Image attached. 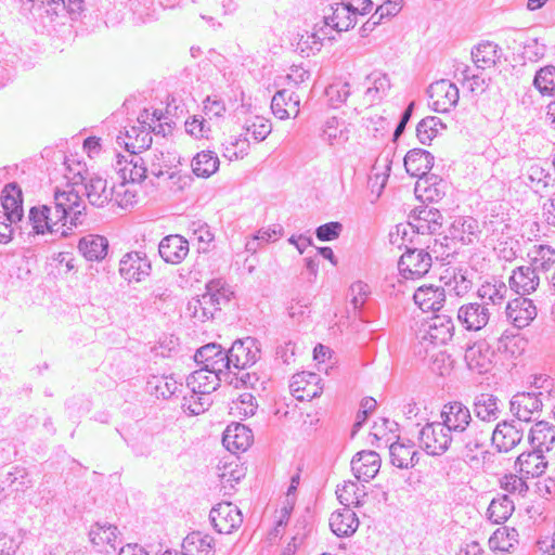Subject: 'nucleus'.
<instances>
[{
	"instance_id": "obj_30",
	"label": "nucleus",
	"mask_w": 555,
	"mask_h": 555,
	"mask_svg": "<svg viewBox=\"0 0 555 555\" xmlns=\"http://www.w3.org/2000/svg\"><path fill=\"white\" fill-rule=\"evenodd\" d=\"M331 11L332 13L325 15L322 21V25L327 31L328 28L335 29L339 33L347 31L356 25L357 17L354 16V13L343 1L332 5Z\"/></svg>"
},
{
	"instance_id": "obj_40",
	"label": "nucleus",
	"mask_w": 555,
	"mask_h": 555,
	"mask_svg": "<svg viewBox=\"0 0 555 555\" xmlns=\"http://www.w3.org/2000/svg\"><path fill=\"white\" fill-rule=\"evenodd\" d=\"M498 398L491 393H479L475 397L473 408L475 415L482 422H494L501 415Z\"/></svg>"
},
{
	"instance_id": "obj_24",
	"label": "nucleus",
	"mask_w": 555,
	"mask_h": 555,
	"mask_svg": "<svg viewBox=\"0 0 555 555\" xmlns=\"http://www.w3.org/2000/svg\"><path fill=\"white\" fill-rule=\"evenodd\" d=\"M116 157V171L121 180L135 184L147 177V168L139 155L131 154L129 160L119 154Z\"/></svg>"
},
{
	"instance_id": "obj_23",
	"label": "nucleus",
	"mask_w": 555,
	"mask_h": 555,
	"mask_svg": "<svg viewBox=\"0 0 555 555\" xmlns=\"http://www.w3.org/2000/svg\"><path fill=\"white\" fill-rule=\"evenodd\" d=\"M522 429L514 423L503 422L496 425L491 441L500 452H508L522 439Z\"/></svg>"
},
{
	"instance_id": "obj_27",
	"label": "nucleus",
	"mask_w": 555,
	"mask_h": 555,
	"mask_svg": "<svg viewBox=\"0 0 555 555\" xmlns=\"http://www.w3.org/2000/svg\"><path fill=\"white\" fill-rule=\"evenodd\" d=\"M160 257L168 263H180L189 254V242L181 235H168L158 246Z\"/></svg>"
},
{
	"instance_id": "obj_1",
	"label": "nucleus",
	"mask_w": 555,
	"mask_h": 555,
	"mask_svg": "<svg viewBox=\"0 0 555 555\" xmlns=\"http://www.w3.org/2000/svg\"><path fill=\"white\" fill-rule=\"evenodd\" d=\"M223 376L204 367H201L186 377V387L190 395L183 396L182 406L192 415L204 413L210 405V393L215 391Z\"/></svg>"
},
{
	"instance_id": "obj_47",
	"label": "nucleus",
	"mask_w": 555,
	"mask_h": 555,
	"mask_svg": "<svg viewBox=\"0 0 555 555\" xmlns=\"http://www.w3.org/2000/svg\"><path fill=\"white\" fill-rule=\"evenodd\" d=\"M499 57V47L491 41L479 43L472 51L473 62L481 69L493 67Z\"/></svg>"
},
{
	"instance_id": "obj_2",
	"label": "nucleus",
	"mask_w": 555,
	"mask_h": 555,
	"mask_svg": "<svg viewBox=\"0 0 555 555\" xmlns=\"http://www.w3.org/2000/svg\"><path fill=\"white\" fill-rule=\"evenodd\" d=\"M232 292L225 287L221 280H212L206 285V292L192 298L186 306L188 314L198 322H206L214 318L221 306L228 304Z\"/></svg>"
},
{
	"instance_id": "obj_50",
	"label": "nucleus",
	"mask_w": 555,
	"mask_h": 555,
	"mask_svg": "<svg viewBox=\"0 0 555 555\" xmlns=\"http://www.w3.org/2000/svg\"><path fill=\"white\" fill-rule=\"evenodd\" d=\"M514 508V502L507 495H499L492 499L487 515L493 524H502L511 517Z\"/></svg>"
},
{
	"instance_id": "obj_46",
	"label": "nucleus",
	"mask_w": 555,
	"mask_h": 555,
	"mask_svg": "<svg viewBox=\"0 0 555 555\" xmlns=\"http://www.w3.org/2000/svg\"><path fill=\"white\" fill-rule=\"evenodd\" d=\"M219 158L212 151H202L192 159V170L199 178H209L219 169Z\"/></svg>"
},
{
	"instance_id": "obj_16",
	"label": "nucleus",
	"mask_w": 555,
	"mask_h": 555,
	"mask_svg": "<svg viewBox=\"0 0 555 555\" xmlns=\"http://www.w3.org/2000/svg\"><path fill=\"white\" fill-rule=\"evenodd\" d=\"M507 295L508 288L506 284L495 278L485 281L477 289L479 302L489 307L492 313L504 306Z\"/></svg>"
},
{
	"instance_id": "obj_34",
	"label": "nucleus",
	"mask_w": 555,
	"mask_h": 555,
	"mask_svg": "<svg viewBox=\"0 0 555 555\" xmlns=\"http://www.w3.org/2000/svg\"><path fill=\"white\" fill-rule=\"evenodd\" d=\"M85 191L89 203L95 207H103L114 195L112 189H107V181L99 175H92L86 180Z\"/></svg>"
},
{
	"instance_id": "obj_25",
	"label": "nucleus",
	"mask_w": 555,
	"mask_h": 555,
	"mask_svg": "<svg viewBox=\"0 0 555 555\" xmlns=\"http://www.w3.org/2000/svg\"><path fill=\"white\" fill-rule=\"evenodd\" d=\"M2 217L11 223H16L23 217L22 191L15 183L8 184L2 192Z\"/></svg>"
},
{
	"instance_id": "obj_41",
	"label": "nucleus",
	"mask_w": 555,
	"mask_h": 555,
	"mask_svg": "<svg viewBox=\"0 0 555 555\" xmlns=\"http://www.w3.org/2000/svg\"><path fill=\"white\" fill-rule=\"evenodd\" d=\"M519 472L527 478L541 476L547 466L543 453L533 450L532 452L521 453L516 461Z\"/></svg>"
},
{
	"instance_id": "obj_12",
	"label": "nucleus",
	"mask_w": 555,
	"mask_h": 555,
	"mask_svg": "<svg viewBox=\"0 0 555 555\" xmlns=\"http://www.w3.org/2000/svg\"><path fill=\"white\" fill-rule=\"evenodd\" d=\"M431 256L423 249H408L399 259L398 269L406 280L424 276L431 267Z\"/></svg>"
},
{
	"instance_id": "obj_42",
	"label": "nucleus",
	"mask_w": 555,
	"mask_h": 555,
	"mask_svg": "<svg viewBox=\"0 0 555 555\" xmlns=\"http://www.w3.org/2000/svg\"><path fill=\"white\" fill-rule=\"evenodd\" d=\"M337 499L345 506L344 508L360 507L364 503L367 495L364 486H359L357 482L348 480L336 489Z\"/></svg>"
},
{
	"instance_id": "obj_45",
	"label": "nucleus",
	"mask_w": 555,
	"mask_h": 555,
	"mask_svg": "<svg viewBox=\"0 0 555 555\" xmlns=\"http://www.w3.org/2000/svg\"><path fill=\"white\" fill-rule=\"evenodd\" d=\"M389 452L391 464L398 468H412L418 462L417 451L413 446L393 442L389 448Z\"/></svg>"
},
{
	"instance_id": "obj_35",
	"label": "nucleus",
	"mask_w": 555,
	"mask_h": 555,
	"mask_svg": "<svg viewBox=\"0 0 555 555\" xmlns=\"http://www.w3.org/2000/svg\"><path fill=\"white\" fill-rule=\"evenodd\" d=\"M529 440L534 450L550 452L555 449V426L547 422L535 423L529 434Z\"/></svg>"
},
{
	"instance_id": "obj_44",
	"label": "nucleus",
	"mask_w": 555,
	"mask_h": 555,
	"mask_svg": "<svg viewBox=\"0 0 555 555\" xmlns=\"http://www.w3.org/2000/svg\"><path fill=\"white\" fill-rule=\"evenodd\" d=\"M89 535L94 545L108 546L112 550H116L117 544L120 542L118 528L107 522H98L92 526Z\"/></svg>"
},
{
	"instance_id": "obj_36",
	"label": "nucleus",
	"mask_w": 555,
	"mask_h": 555,
	"mask_svg": "<svg viewBox=\"0 0 555 555\" xmlns=\"http://www.w3.org/2000/svg\"><path fill=\"white\" fill-rule=\"evenodd\" d=\"M78 250L88 261H101L107 255L108 241L102 235L88 234L79 240Z\"/></svg>"
},
{
	"instance_id": "obj_52",
	"label": "nucleus",
	"mask_w": 555,
	"mask_h": 555,
	"mask_svg": "<svg viewBox=\"0 0 555 555\" xmlns=\"http://www.w3.org/2000/svg\"><path fill=\"white\" fill-rule=\"evenodd\" d=\"M446 128L440 118L427 116L416 127V137L422 144H429Z\"/></svg>"
},
{
	"instance_id": "obj_14",
	"label": "nucleus",
	"mask_w": 555,
	"mask_h": 555,
	"mask_svg": "<svg viewBox=\"0 0 555 555\" xmlns=\"http://www.w3.org/2000/svg\"><path fill=\"white\" fill-rule=\"evenodd\" d=\"M492 311L479 301L467 302L457 309V321L468 332H479L489 324Z\"/></svg>"
},
{
	"instance_id": "obj_56",
	"label": "nucleus",
	"mask_w": 555,
	"mask_h": 555,
	"mask_svg": "<svg viewBox=\"0 0 555 555\" xmlns=\"http://www.w3.org/2000/svg\"><path fill=\"white\" fill-rule=\"evenodd\" d=\"M366 79L372 83L365 91V96L371 103L380 100L390 88L389 78L385 74L373 73Z\"/></svg>"
},
{
	"instance_id": "obj_39",
	"label": "nucleus",
	"mask_w": 555,
	"mask_h": 555,
	"mask_svg": "<svg viewBox=\"0 0 555 555\" xmlns=\"http://www.w3.org/2000/svg\"><path fill=\"white\" fill-rule=\"evenodd\" d=\"M447 183L438 177H423L415 184V194L422 201L438 202L446 195Z\"/></svg>"
},
{
	"instance_id": "obj_64",
	"label": "nucleus",
	"mask_w": 555,
	"mask_h": 555,
	"mask_svg": "<svg viewBox=\"0 0 555 555\" xmlns=\"http://www.w3.org/2000/svg\"><path fill=\"white\" fill-rule=\"evenodd\" d=\"M3 482L16 492L25 491L31 487V482L28 479L26 470L20 467H15L13 472L8 473Z\"/></svg>"
},
{
	"instance_id": "obj_5",
	"label": "nucleus",
	"mask_w": 555,
	"mask_h": 555,
	"mask_svg": "<svg viewBox=\"0 0 555 555\" xmlns=\"http://www.w3.org/2000/svg\"><path fill=\"white\" fill-rule=\"evenodd\" d=\"M490 437V428L475 422L455 439H459L460 453L467 463L479 462V454L486 452L487 442Z\"/></svg>"
},
{
	"instance_id": "obj_11",
	"label": "nucleus",
	"mask_w": 555,
	"mask_h": 555,
	"mask_svg": "<svg viewBox=\"0 0 555 555\" xmlns=\"http://www.w3.org/2000/svg\"><path fill=\"white\" fill-rule=\"evenodd\" d=\"M194 360L202 365L224 378L229 375V350H224L221 345L216 343L207 344L194 354Z\"/></svg>"
},
{
	"instance_id": "obj_57",
	"label": "nucleus",
	"mask_w": 555,
	"mask_h": 555,
	"mask_svg": "<svg viewBox=\"0 0 555 555\" xmlns=\"http://www.w3.org/2000/svg\"><path fill=\"white\" fill-rule=\"evenodd\" d=\"M528 179L530 188L537 193L545 191L553 181L552 175L540 164H532L528 169Z\"/></svg>"
},
{
	"instance_id": "obj_61",
	"label": "nucleus",
	"mask_w": 555,
	"mask_h": 555,
	"mask_svg": "<svg viewBox=\"0 0 555 555\" xmlns=\"http://www.w3.org/2000/svg\"><path fill=\"white\" fill-rule=\"evenodd\" d=\"M532 263L535 269L546 271L555 263V249L547 245L534 246Z\"/></svg>"
},
{
	"instance_id": "obj_37",
	"label": "nucleus",
	"mask_w": 555,
	"mask_h": 555,
	"mask_svg": "<svg viewBox=\"0 0 555 555\" xmlns=\"http://www.w3.org/2000/svg\"><path fill=\"white\" fill-rule=\"evenodd\" d=\"M182 552L184 555H214L215 539L207 533L193 531L184 538Z\"/></svg>"
},
{
	"instance_id": "obj_8",
	"label": "nucleus",
	"mask_w": 555,
	"mask_h": 555,
	"mask_svg": "<svg viewBox=\"0 0 555 555\" xmlns=\"http://www.w3.org/2000/svg\"><path fill=\"white\" fill-rule=\"evenodd\" d=\"M261 354L260 344L253 337L235 340L229 349V372L254 365Z\"/></svg>"
},
{
	"instance_id": "obj_17",
	"label": "nucleus",
	"mask_w": 555,
	"mask_h": 555,
	"mask_svg": "<svg viewBox=\"0 0 555 555\" xmlns=\"http://www.w3.org/2000/svg\"><path fill=\"white\" fill-rule=\"evenodd\" d=\"M505 314L515 327L524 328L535 319L537 308L531 299L517 297L507 301Z\"/></svg>"
},
{
	"instance_id": "obj_21",
	"label": "nucleus",
	"mask_w": 555,
	"mask_h": 555,
	"mask_svg": "<svg viewBox=\"0 0 555 555\" xmlns=\"http://www.w3.org/2000/svg\"><path fill=\"white\" fill-rule=\"evenodd\" d=\"M380 468V457L375 451L358 452L351 460V469L354 477L363 482L373 479Z\"/></svg>"
},
{
	"instance_id": "obj_60",
	"label": "nucleus",
	"mask_w": 555,
	"mask_h": 555,
	"mask_svg": "<svg viewBox=\"0 0 555 555\" xmlns=\"http://www.w3.org/2000/svg\"><path fill=\"white\" fill-rule=\"evenodd\" d=\"M433 350L434 351L422 352L420 356L424 360H428L434 372L439 375H444L450 366V358L442 348Z\"/></svg>"
},
{
	"instance_id": "obj_32",
	"label": "nucleus",
	"mask_w": 555,
	"mask_h": 555,
	"mask_svg": "<svg viewBox=\"0 0 555 555\" xmlns=\"http://www.w3.org/2000/svg\"><path fill=\"white\" fill-rule=\"evenodd\" d=\"M330 527L334 534L339 538L352 535L358 527L359 519L351 508H341L332 513Z\"/></svg>"
},
{
	"instance_id": "obj_51",
	"label": "nucleus",
	"mask_w": 555,
	"mask_h": 555,
	"mask_svg": "<svg viewBox=\"0 0 555 555\" xmlns=\"http://www.w3.org/2000/svg\"><path fill=\"white\" fill-rule=\"evenodd\" d=\"M489 544L493 550L509 553L518 544V532L514 528H499L489 539Z\"/></svg>"
},
{
	"instance_id": "obj_18",
	"label": "nucleus",
	"mask_w": 555,
	"mask_h": 555,
	"mask_svg": "<svg viewBox=\"0 0 555 555\" xmlns=\"http://www.w3.org/2000/svg\"><path fill=\"white\" fill-rule=\"evenodd\" d=\"M320 376L311 372H300L293 375L289 388L298 400H311L322 393Z\"/></svg>"
},
{
	"instance_id": "obj_13",
	"label": "nucleus",
	"mask_w": 555,
	"mask_h": 555,
	"mask_svg": "<svg viewBox=\"0 0 555 555\" xmlns=\"http://www.w3.org/2000/svg\"><path fill=\"white\" fill-rule=\"evenodd\" d=\"M428 94L430 106L438 113H447L454 108L460 99V92L456 85L441 79L429 86Z\"/></svg>"
},
{
	"instance_id": "obj_54",
	"label": "nucleus",
	"mask_w": 555,
	"mask_h": 555,
	"mask_svg": "<svg viewBox=\"0 0 555 555\" xmlns=\"http://www.w3.org/2000/svg\"><path fill=\"white\" fill-rule=\"evenodd\" d=\"M147 384L156 397L164 399L170 398L182 386L171 375L152 376Z\"/></svg>"
},
{
	"instance_id": "obj_26",
	"label": "nucleus",
	"mask_w": 555,
	"mask_h": 555,
	"mask_svg": "<svg viewBox=\"0 0 555 555\" xmlns=\"http://www.w3.org/2000/svg\"><path fill=\"white\" fill-rule=\"evenodd\" d=\"M36 11L44 21L53 22L61 11L66 10L70 14L82 10L85 0H36Z\"/></svg>"
},
{
	"instance_id": "obj_15",
	"label": "nucleus",
	"mask_w": 555,
	"mask_h": 555,
	"mask_svg": "<svg viewBox=\"0 0 555 555\" xmlns=\"http://www.w3.org/2000/svg\"><path fill=\"white\" fill-rule=\"evenodd\" d=\"M119 274L129 283L142 282L150 275L151 263L138 251L127 253L119 261Z\"/></svg>"
},
{
	"instance_id": "obj_55",
	"label": "nucleus",
	"mask_w": 555,
	"mask_h": 555,
	"mask_svg": "<svg viewBox=\"0 0 555 555\" xmlns=\"http://www.w3.org/2000/svg\"><path fill=\"white\" fill-rule=\"evenodd\" d=\"M271 125L260 116H255L245 121L242 127L243 134L250 135L256 142L263 141L271 133Z\"/></svg>"
},
{
	"instance_id": "obj_49",
	"label": "nucleus",
	"mask_w": 555,
	"mask_h": 555,
	"mask_svg": "<svg viewBox=\"0 0 555 555\" xmlns=\"http://www.w3.org/2000/svg\"><path fill=\"white\" fill-rule=\"evenodd\" d=\"M327 38H330V33L326 28L323 25L315 24L311 33L307 31L300 36L298 47L301 52H307V55L314 54L321 50L323 40Z\"/></svg>"
},
{
	"instance_id": "obj_33",
	"label": "nucleus",
	"mask_w": 555,
	"mask_h": 555,
	"mask_svg": "<svg viewBox=\"0 0 555 555\" xmlns=\"http://www.w3.org/2000/svg\"><path fill=\"white\" fill-rule=\"evenodd\" d=\"M434 166V156L425 150L413 149L404 157L406 172L418 179L425 177Z\"/></svg>"
},
{
	"instance_id": "obj_38",
	"label": "nucleus",
	"mask_w": 555,
	"mask_h": 555,
	"mask_svg": "<svg viewBox=\"0 0 555 555\" xmlns=\"http://www.w3.org/2000/svg\"><path fill=\"white\" fill-rule=\"evenodd\" d=\"M532 267H518L509 278L512 288L518 294H530L537 289L540 279Z\"/></svg>"
},
{
	"instance_id": "obj_58",
	"label": "nucleus",
	"mask_w": 555,
	"mask_h": 555,
	"mask_svg": "<svg viewBox=\"0 0 555 555\" xmlns=\"http://www.w3.org/2000/svg\"><path fill=\"white\" fill-rule=\"evenodd\" d=\"M533 83L542 94L553 95L555 93V67L545 66L541 68L535 74Z\"/></svg>"
},
{
	"instance_id": "obj_29",
	"label": "nucleus",
	"mask_w": 555,
	"mask_h": 555,
	"mask_svg": "<svg viewBox=\"0 0 555 555\" xmlns=\"http://www.w3.org/2000/svg\"><path fill=\"white\" fill-rule=\"evenodd\" d=\"M413 299L423 311H438L446 301V289L435 285H422L415 291Z\"/></svg>"
},
{
	"instance_id": "obj_22",
	"label": "nucleus",
	"mask_w": 555,
	"mask_h": 555,
	"mask_svg": "<svg viewBox=\"0 0 555 555\" xmlns=\"http://www.w3.org/2000/svg\"><path fill=\"white\" fill-rule=\"evenodd\" d=\"M300 96L288 89L275 92L271 101L273 115L281 119L297 117L299 114Z\"/></svg>"
},
{
	"instance_id": "obj_48",
	"label": "nucleus",
	"mask_w": 555,
	"mask_h": 555,
	"mask_svg": "<svg viewBox=\"0 0 555 555\" xmlns=\"http://www.w3.org/2000/svg\"><path fill=\"white\" fill-rule=\"evenodd\" d=\"M249 150V139L243 133L231 134L222 143V155L229 160L244 158Z\"/></svg>"
},
{
	"instance_id": "obj_6",
	"label": "nucleus",
	"mask_w": 555,
	"mask_h": 555,
	"mask_svg": "<svg viewBox=\"0 0 555 555\" xmlns=\"http://www.w3.org/2000/svg\"><path fill=\"white\" fill-rule=\"evenodd\" d=\"M52 205L65 219L66 223L69 221L70 227L81 223L80 218L83 215L86 205L73 184H66L63 190L55 189Z\"/></svg>"
},
{
	"instance_id": "obj_20",
	"label": "nucleus",
	"mask_w": 555,
	"mask_h": 555,
	"mask_svg": "<svg viewBox=\"0 0 555 555\" xmlns=\"http://www.w3.org/2000/svg\"><path fill=\"white\" fill-rule=\"evenodd\" d=\"M350 135V125L343 118L330 117L321 127L320 139L331 147L344 146Z\"/></svg>"
},
{
	"instance_id": "obj_59",
	"label": "nucleus",
	"mask_w": 555,
	"mask_h": 555,
	"mask_svg": "<svg viewBox=\"0 0 555 555\" xmlns=\"http://www.w3.org/2000/svg\"><path fill=\"white\" fill-rule=\"evenodd\" d=\"M433 350L434 351L422 352L420 356L424 360H428L434 372L439 375H444L450 366V358L442 348Z\"/></svg>"
},
{
	"instance_id": "obj_4",
	"label": "nucleus",
	"mask_w": 555,
	"mask_h": 555,
	"mask_svg": "<svg viewBox=\"0 0 555 555\" xmlns=\"http://www.w3.org/2000/svg\"><path fill=\"white\" fill-rule=\"evenodd\" d=\"M28 221L31 225V233L37 235L60 234L66 236L67 230H70L52 204L31 207Z\"/></svg>"
},
{
	"instance_id": "obj_9",
	"label": "nucleus",
	"mask_w": 555,
	"mask_h": 555,
	"mask_svg": "<svg viewBox=\"0 0 555 555\" xmlns=\"http://www.w3.org/2000/svg\"><path fill=\"white\" fill-rule=\"evenodd\" d=\"M209 519L215 530L221 534H231L243 524L241 509L231 502H221L214 506Z\"/></svg>"
},
{
	"instance_id": "obj_62",
	"label": "nucleus",
	"mask_w": 555,
	"mask_h": 555,
	"mask_svg": "<svg viewBox=\"0 0 555 555\" xmlns=\"http://www.w3.org/2000/svg\"><path fill=\"white\" fill-rule=\"evenodd\" d=\"M119 145L124 144L131 154H135L137 150L149 149L152 144L151 130L147 126L140 127V132L133 141H126L122 137H117Z\"/></svg>"
},
{
	"instance_id": "obj_53",
	"label": "nucleus",
	"mask_w": 555,
	"mask_h": 555,
	"mask_svg": "<svg viewBox=\"0 0 555 555\" xmlns=\"http://www.w3.org/2000/svg\"><path fill=\"white\" fill-rule=\"evenodd\" d=\"M112 192H114L112 201L121 208L131 207L138 202L137 184L121 180L118 185L112 188Z\"/></svg>"
},
{
	"instance_id": "obj_43",
	"label": "nucleus",
	"mask_w": 555,
	"mask_h": 555,
	"mask_svg": "<svg viewBox=\"0 0 555 555\" xmlns=\"http://www.w3.org/2000/svg\"><path fill=\"white\" fill-rule=\"evenodd\" d=\"M479 233V225L476 219L472 217H457L450 227V235L463 244H469Z\"/></svg>"
},
{
	"instance_id": "obj_28",
	"label": "nucleus",
	"mask_w": 555,
	"mask_h": 555,
	"mask_svg": "<svg viewBox=\"0 0 555 555\" xmlns=\"http://www.w3.org/2000/svg\"><path fill=\"white\" fill-rule=\"evenodd\" d=\"M223 446L231 452L246 451L253 442L251 430L243 424H230L222 438Z\"/></svg>"
},
{
	"instance_id": "obj_19",
	"label": "nucleus",
	"mask_w": 555,
	"mask_h": 555,
	"mask_svg": "<svg viewBox=\"0 0 555 555\" xmlns=\"http://www.w3.org/2000/svg\"><path fill=\"white\" fill-rule=\"evenodd\" d=\"M494 357V351L485 341L475 343L465 352L468 369L478 374L488 373L492 369Z\"/></svg>"
},
{
	"instance_id": "obj_3",
	"label": "nucleus",
	"mask_w": 555,
	"mask_h": 555,
	"mask_svg": "<svg viewBox=\"0 0 555 555\" xmlns=\"http://www.w3.org/2000/svg\"><path fill=\"white\" fill-rule=\"evenodd\" d=\"M454 323L449 315L437 314L423 323L417 333V353L444 347L453 337Z\"/></svg>"
},
{
	"instance_id": "obj_7",
	"label": "nucleus",
	"mask_w": 555,
	"mask_h": 555,
	"mask_svg": "<svg viewBox=\"0 0 555 555\" xmlns=\"http://www.w3.org/2000/svg\"><path fill=\"white\" fill-rule=\"evenodd\" d=\"M455 437L440 422L426 424L418 435L420 447L429 455L446 453Z\"/></svg>"
},
{
	"instance_id": "obj_31",
	"label": "nucleus",
	"mask_w": 555,
	"mask_h": 555,
	"mask_svg": "<svg viewBox=\"0 0 555 555\" xmlns=\"http://www.w3.org/2000/svg\"><path fill=\"white\" fill-rule=\"evenodd\" d=\"M541 408L542 402L539 396L535 393H517L511 400V411L518 418V421H531L533 413L539 412Z\"/></svg>"
},
{
	"instance_id": "obj_10",
	"label": "nucleus",
	"mask_w": 555,
	"mask_h": 555,
	"mask_svg": "<svg viewBox=\"0 0 555 555\" xmlns=\"http://www.w3.org/2000/svg\"><path fill=\"white\" fill-rule=\"evenodd\" d=\"M440 418V423L455 438L475 423L470 410L461 401H450L443 404Z\"/></svg>"
},
{
	"instance_id": "obj_63",
	"label": "nucleus",
	"mask_w": 555,
	"mask_h": 555,
	"mask_svg": "<svg viewBox=\"0 0 555 555\" xmlns=\"http://www.w3.org/2000/svg\"><path fill=\"white\" fill-rule=\"evenodd\" d=\"M448 292L454 293L459 297L466 295L473 287V282L462 271L454 272L444 283Z\"/></svg>"
}]
</instances>
